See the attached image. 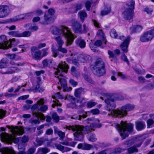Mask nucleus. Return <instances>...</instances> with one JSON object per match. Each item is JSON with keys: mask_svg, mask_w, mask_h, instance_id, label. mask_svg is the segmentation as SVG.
Here are the masks:
<instances>
[{"mask_svg": "<svg viewBox=\"0 0 154 154\" xmlns=\"http://www.w3.org/2000/svg\"><path fill=\"white\" fill-rule=\"evenodd\" d=\"M130 36H128L126 39L120 45V48L124 53H127L128 50V48L130 41Z\"/></svg>", "mask_w": 154, "mask_h": 154, "instance_id": "16", "label": "nucleus"}, {"mask_svg": "<svg viewBox=\"0 0 154 154\" xmlns=\"http://www.w3.org/2000/svg\"><path fill=\"white\" fill-rule=\"evenodd\" d=\"M79 17L82 23L84 21L85 19L87 17V15L86 12L83 11H80L78 13Z\"/></svg>", "mask_w": 154, "mask_h": 154, "instance_id": "31", "label": "nucleus"}, {"mask_svg": "<svg viewBox=\"0 0 154 154\" xmlns=\"http://www.w3.org/2000/svg\"><path fill=\"white\" fill-rule=\"evenodd\" d=\"M87 138L89 141L92 142H95L97 140L95 134L92 133L89 134L87 136Z\"/></svg>", "mask_w": 154, "mask_h": 154, "instance_id": "36", "label": "nucleus"}, {"mask_svg": "<svg viewBox=\"0 0 154 154\" xmlns=\"http://www.w3.org/2000/svg\"><path fill=\"white\" fill-rule=\"evenodd\" d=\"M5 60L2 59L1 62L0 63V69H2L5 68L7 66V63L6 61H5Z\"/></svg>", "mask_w": 154, "mask_h": 154, "instance_id": "49", "label": "nucleus"}, {"mask_svg": "<svg viewBox=\"0 0 154 154\" xmlns=\"http://www.w3.org/2000/svg\"><path fill=\"white\" fill-rule=\"evenodd\" d=\"M7 127L11 130L12 134L14 135H21L24 132L23 129L21 127H18L17 126L14 127L13 126L10 127L9 126H7Z\"/></svg>", "mask_w": 154, "mask_h": 154, "instance_id": "10", "label": "nucleus"}, {"mask_svg": "<svg viewBox=\"0 0 154 154\" xmlns=\"http://www.w3.org/2000/svg\"><path fill=\"white\" fill-rule=\"evenodd\" d=\"M99 0H88L85 3V6L87 10H90L91 5L92 6L98 3Z\"/></svg>", "mask_w": 154, "mask_h": 154, "instance_id": "23", "label": "nucleus"}, {"mask_svg": "<svg viewBox=\"0 0 154 154\" xmlns=\"http://www.w3.org/2000/svg\"><path fill=\"white\" fill-rule=\"evenodd\" d=\"M127 150V154H132L134 152H137L138 151V149L136 148V146H133L128 148Z\"/></svg>", "mask_w": 154, "mask_h": 154, "instance_id": "32", "label": "nucleus"}, {"mask_svg": "<svg viewBox=\"0 0 154 154\" xmlns=\"http://www.w3.org/2000/svg\"><path fill=\"white\" fill-rule=\"evenodd\" d=\"M114 150L116 152L117 154H119L121 153L122 151L125 150L126 149H123L120 147H118L115 148Z\"/></svg>", "mask_w": 154, "mask_h": 154, "instance_id": "61", "label": "nucleus"}, {"mask_svg": "<svg viewBox=\"0 0 154 154\" xmlns=\"http://www.w3.org/2000/svg\"><path fill=\"white\" fill-rule=\"evenodd\" d=\"M44 89L40 87L39 84H37L35 87H33L29 89L31 91H33L34 92H41L43 91Z\"/></svg>", "mask_w": 154, "mask_h": 154, "instance_id": "30", "label": "nucleus"}, {"mask_svg": "<svg viewBox=\"0 0 154 154\" xmlns=\"http://www.w3.org/2000/svg\"><path fill=\"white\" fill-rule=\"evenodd\" d=\"M55 10H46L45 12L44 21L41 22L43 24H48L53 23L55 18Z\"/></svg>", "mask_w": 154, "mask_h": 154, "instance_id": "6", "label": "nucleus"}, {"mask_svg": "<svg viewBox=\"0 0 154 154\" xmlns=\"http://www.w3.org/2000/svg\"><path fill=\"white\" fill-rule=\"evenodd\" d=\"M12 40V41H10L9 42L7 40L6 36L3 35L0 36V49H7L11 48L12 42L14 41L15 39L13 38Z\"/></svg>", "mask_w": 154, "mask_h": 154, "instance_id": "8", "label": "nucleus"}, {"mask_svg": "<svg viewBox=\"0 0 154 154\" xmlns=\"http://www.w3.org/2000/svg\"><path fill=\"white\" fill-rule=\"evenodd\" d=\"M26 146V144L22 143H19L18 147L19 152L17 154H26V152L25 151Z\"/></svg>", "mask_w": 154, "mask_h": 154, "instance_id": "26", "label": "nucleus"}, {"mask_svg": "<svg viewBox=\"0 0 154 154\" xmlns=\"http://www.w3.org/2000/svg\"><path fill=\"white\" fill-rule=\"evenodd\" d=\"M33 115L41 119H43L44 118L43 114L39 112H33Z\"/></svg>", "mask_w": 154, "mask_h": 154, "instance_id": "45", "label": "nucleus"}, {"mask_svg": "<svg viewBox=\"0 0 154 154\" xmlns=\"http://www.w3.org/2000/svg\"><path fill=\"white\" fill-rule=\"evenodd\" d=\"M134 14V10H124L122 12V16L125 20H128L130 22H131L132 21Z\"/></svg>", "mask_w": 154, "mask_h": 154, "instance_id": "11", "label": "nucleus"}, {"mask_svg": "<svg viewBox=\"0 0 154 154\" xmlns=\"http://www.w3.org/2000/svg\"><path fill=\"white\" fill-rule=\"evenodd\" d=\"M111 10H101L100 14L102 16L107 15L111 12Z\"/></svg>", "mask_w": 154, "mask_h": 154, "instance_id": "57", "label": "nucleus"}, {"mask_svg": "<svg viewBox=\"0 0 154 154\" xmlns=\"http://www.w3.org/2000/svg\"><path fill=\"white\" fill-rule=\"evenodd\" d=\"M35 150V149L34 148H30L27 152V154H33Z\"/></svg>", "mask_w": 154, "mask_h": 154, "instance_id": "64", "label": "nucleus"}, {"mask_svg": "<svg viewBox=\"0 0 154 154\" xmlns=\"http://www.w3.org/2000/svg\"><path fill=\"white\" fill-rule=\"evenodd\" d=\"M134 143V140H130L122 143V145L126 147H128L132 146Z\"/></svg>", "mask_w": 154, "mask_h": 154, "instance_id": "34", "label": "nucleus"}, {"mask_svg": "<svg viewBox=\"0 0 154 154\" xmlns=\"http://www.w3.org/2000/svg\"><path fill=\"white\" fill-rule=\"evenodd\" d=\"M97 104V103L95 102L90 101L88 103L86 106L88 108H91L95 106Z\"/></svg>", "mask_w": 154, "mask_h": 154, "instance_id": "53", "label": "nucleus"}, {"mask_svg": "<svg viewBox=\"0 0 154 154\" xmlns=\"http://www.w3.org/2000/svg\"><path fill=\"white\" fill-rule=\"evenodd\" d=\"M69 68L68 65L65 62H62L57 66L55 72V77L57 79L59 82H60L64 91H69V90L67 87L66 78L63 76L62 73L64 72L67 73Z\"/></svg>", "mask_w": 154, "mask_h": 154, "instance_id": "2", "label": "nucleus"}, {"mask_svg": "<svg viewBox=\"0 0 154 154\" xmlns=\"http://www.w3.org/2000/svg\"><path fill=\"white\" fill-rule=\"evenodd\" d=\"M75 42L76 45L81 48H84L85 47L86 42L81 38H78L75 40Z\"/></svg>", "mask_w": 154, "mask_h": 154, "instance_id": "22", "label": "nucleus"}, {"mask_svg": "<svg viewBox=\"0 0 154 154\" xmlns=\"http://www.w3.org/2000/svg\"><path fill=\"white\" fill-rule=\"evenodd\" d=\"M51 116L53 120L56 122H59L60 118L56 112L53 113Z\"/></svg>", "mask_w": 154, "mask_h": 154, "instance_id": "44", "label": "nucleus"}, {"mask_svg": "<svg viewBox=\"0 0 154 154\" xmlns=\"http://www.w3.org/2000/svg\"><path fill=\"white\" fill-rule=\"evenodd\" d=\"M20 71V69L17 67H11L2 70L0 72L3 74H11Z\"/></svg>", "mask_w": 154, "mask_h": 154, "instance_id": "13", "label": "nucleus"}, {"mask_svg": "<svg viewBox=\"0 0 154 154\" xmlns=\"http://www.w3.org/2000/svg\"><path fill=\"white\" fill-rule=\"evenodd\" d=\"M46 140L43 138H41L39 139H36V142L38 146L42 145L44 142L46 141Z\"/></svg>", "mask_w": 154, "mask_h": 154, "instance_id": "50", "label": "nucleus"}, {"mask_svg": "<svg viewBox=\"0 0 154 154\" xmlns=\"http://www.w3.org/2000/svg\"><path fill=\"white\" fill-rule=\"evenodd\" d=\"M9 33L10 35H13L14 36L21 37V33H19L18 31H11L9 32Z\"/></svg>", "mask_w": 154, "mask_h": 154, "instance_id": "41", "label": "nucleus"}, {"mask_svg": "<svg viewBox=\"0 0 154 154\" xmlns=\"http://www.w3.org/2000/svg\"><path fill=\"white\" fill-rule=\"evenodd\" d=\"M52 34L55 35H58L62 34L66 38V45L71 44L74 38L72 33L66 27L61 26L59 27L54 26L53 27L51 31Z\"/></svg>", "mask_w": 154, "mask_h": 154, "instance_id": "3", "label": "nucleus"}, {"mask_svg": "<svg viewBox=\"0 0 154 154\" xmlns=\"http://www.w3.org/2000/svg\"><path fill=\"white\" fill-rule=\"evenodd\" d=\"M110 33V36L112 38H116L117 36L116 31L114 29L111 30Z\"/></svg>", "mask_w": 154, "mask_h": 154, "instance_id": "48", "label": "nucleus"}, {"mask_svg": "<svg viewBox=\"0 0 154 154\" xmlns=\"http://www.w3.org/2000/svg\"><path fill=\"white\" fill-rule=\"evenodd\" d=\"M134 108V105L127 104L122 106L120 109H116L114 111L113 113L118 117H123L127 115L128 111L133 110Z\"/></svg>", "mask_w": 154, "mask_h": 154, "instance_id": "5", "label": "nucleus"}, {"mask_svg": "<svg viewBox=\"0 0 154 154\" xmlns=\"http://www.w3.org/2000/svg\"><path fill=\"white\" fill-rule=\"evenodd\" d=\"M9 137V135L5 132L2 133L0 134V138L5 140H7Z\"/></svg>", "mask_w": 154, "mask_h": 154, "instance_id": "42", "label": "nucleus"}, {"mask_svg": "<svg viewBox=\"0 0 154 154\" xmlns=\"http://www.w3.org/2000/svg\"><path fill=\"white\" fill-rule=\"evenodd\" d=\"M2 154H15V152L12 148L3 147L1 149Z\"/></svg>", "mask_w": 154, "mask_h": 154, "instance_id": "25", "label": "nucleus"}, {"mask_svg": "<svg viewBox=\"0 0 154 154\" xmlns=\"http://www.w3.org/2000/svg\"><path fill=\"white\" fill-rule=\"evenodd\" d=\"M92 71L94 75L98 76H103L105 73L104 68L92 70Z\"/></svg>", "mask_w": 154, "mask_h": 154, "instance_id": "24", "label": "nucleus"}, {"mask_svg": "<svg viewBox=\"0 0 154 154\" xmlns=\"http://www.w3.org/2000/svg\"><path fill=\"white\" fill-rule=\"evenodd\" d=\"M31 35V32L29 31H25L21 33V37H29Z\"/></svg>", "mask_w": 154, "mask_h": 154, "instance_id": "51", "label": "nucleus"}, {"mask_svg": "<svg viewBox=\"0 0 154 154\" xmlns=\"http://www.w3.org/2000/svg\"><path fill=\"white\" fill-rule=\"evenodd\" d=\"M103 68H104V63L101 58H99L96 60L93 67H92L93 69L92 70Z\"/></svg>", "mask_w": 154, "mask_h": 154, "instance_id": "17", "label": "nucleus"}, {"mask_svg": "<svg viewBox=\"0 0 154 154\" xmlns=\"http://www.w3.org/2000/svg\"><path fill=\"white\" fill-rule=\"evenodd\" d=\"M154 37V28L152 30L146 32L140 37L142 42H146L151 40Z\"/></svg>", "mask_w": 154, "mask_h": 154, "instance_id": "9", "label": "nucleus"}, {"mask_svg": "<svg viewBox=\"0 0 154 154\" xmlns=\"http://www.w3.org/2000/svg\"><path fill=\"white\" fill-rule=\"evenodd\" d=\"M83 26V29L82 30V32H81L80 33H85L88 31L89 29L85 24H84Z\"/></svg>", "mask_w": 154, "mask_h": 154, "instance_id": "60", "label": "nucleus"}, {"mask_svg": "<svg viewBox=\"0 0 154 154\" xmlns=\"http://www.w3.org/2000/svg\"><path fill=\"white\" fill-rule=\"evenodd\" d=\"M136 128L137 131H140L146 127V125L144 122L138 121L135 122Z\"/></svg>", "mask_w": 154, "mask_h": 154, "instance_id": "20", "label": "nucleus"}, {"mask_svg": "<svg viewBox=\"0 0 154 154\" xmlns=\"http://www.w3.org/2000/svg\"><path fill=\"white\" fill-rule=\"evenodd\" d=\"M10 12V10H0V18L3 17L7 16Z\"/></svg>", "mask_w": 154, "mask_h": 154, "instance_id": "39", "label": "nucleus"}, {"mask_svg": "<svg viewBox=\"0 0 154 154\" xmlns=\"http://www.w3.org/2000/svg\"><path fill=\"white\" fill-rule=\"evenodd\" d=\"M115 100V99L112 97H110L105 100V102L107 104V106L106 109L109 110H111V114L113 116L117 117V116L115 115V114L113 113V111L116 110L115 109L116 107V105L114 101Z\"/></svg>", "mask_w": 154, "mask_h": 154, "instance_id": "7", "label": "nucleus"}, {"mask_svg": "<svg viewBox=\"0 0 154 154\" xmlns=\"http://www.w3.org/2000/svg\"><path fill=\"white\" fill-rule=\"evenodd\" d=\"M54 133L57 134L61 139H63L65 137V133L64 132L60 131L56 127L54 126Z\"/></svg>", "mask_w": 154, "mask_h": 154, "instance_id": "29", "label": "nucleus"}, {"mask_svg": "<svg viewBox=\"0 0 154 154\" xmlns=\"http://www.w3.org/2000/svg\"><path fill=\"white\" fill-rule=\"evenodd\" d=\"M100 124L97 125L94 123L91 124L90 126L84 127L82 126L75 125H66V128L69 130H71L75 132L73 133L75 140L82 141L84 139V133H87L94 130L93 128H99L101 127Z\"/></svg>", "mask_w": 154, "mask_h": 154, "instance_id": "1", "label": "nucleus"}, {"mask_svg": "<svg viewBox=\"0 0 154 154\" xmlns=\"http://www.w3.org/2000/svg\"><path fill=\"white\" fill-rule=\"evenodd\" d=\"M20 16L18 15L13 18L7 20L6 21L5 23H13L18 21L20 20H23L24 19L23 17H20Z\"/></svg>", "mask_w": 154, "mask_h": 154, "instance_id": "27", "label": "nucleus"}, {"mask_svg": "<svg viewBox=\"0 0 154 154\" xmlns=\"http://www.w3.org/2000/svg\"><path fill=\"white\" fill-rule=\"evenodd\" d=\"M108 53L109 55V58H116L115 55L114 54V53L113 51L109 50L108 51Z\"/></svg>", "mask_w": 154, "mask_h": 154, "instance_id": "55", "label": "nucleus"}, {"mask_svg": "<svg viewBox=\"0 0 154 154\" xmlns=\"http://www.w3.org/2000/svg\"><path fill=\"white\" fill-rule=\"evenodd\" d=\"M72 100L71 103L67 105L68 107L72 108H77L79 107H81V105H79V103H82V100L81 99L77 100L75 97H72L71 98Z\"/></svg>", "mask_w": 154, "mask_h": 154, "instance_id": "12", "label": "nucleus"}, {"mask_svg": "<svg viewBox=\"0 0 154 154\" xmlns=\"http://www.w3.org/2000/svg\"><path fill=\"white\" fill-rule=\"evenodd\" d=\"M69 82L70 84L73 87L76 86V85H78V82H77L74 81L73 79H70Z\"/></svg>", "mask_w": 154, "mask_h": 154, "instance_id": "56", "label": "nucleus"}, {"mask_svg": "<svg viewBox=\"0 0 154 154\" xmlns=\"http://www.w3.org/2000/svg\"><path fill=\"white\" fill-rule=\"evenodd\" d=\"M89 46L91 50L95 52H98V51L96 50L95 48H97L94 43H90L89 44Z\"/></svg>", "mask_w": 154, "mask_h": 154, "instance_id": "54", "label": "nucleus"}, {"mask_svg": "<svg viewBox=\"0 0 154 154\" xmlns=\"http://www.w3.org/2000/svg\"><path fill=\"white\" fill-rule=\"evenodd\" d=\"M121 58L122 60L127 62L128 64H129V62L128 60V59L126 56L125 54H123L122 55Z\"/></svg>", "mask_w": 154, "mask_h": 154, "instance_id": "58", "label": "nucleus"}, {"mask_svg": "<svg viewBox=\"0 0 154 154\" xmlns=\"http://www.w3.org/2000/svg\"><path fill=\"white\" fill-rule=\"evenodd\" d=\"M54 39L56 42V46L57 47L60 46H63L64 44V42L62 39L61 36H58L54 38Z\"/></svg>", "mask_w": 154, "mask_h": 154, "instance_id": "28", "label": "nucleus"}, {"mask_svg": "<svg viewBox=\"0 0 154 154\" xmlns=\"http://www.w3.org/2000/svg\"><path fill=\"white\" fill-rule=\"evenodd\" d=\"M31 51L32 58L35 60L40 59L41 58V53L40 50L35 47H33L31 48Z\"/></svg>", "mask_w": 154, "mask_h": 154, "instance_id": "14", "label": "nucleus"}, {"mask_svg": "<svg viewBox=\"0 0 154 154\" xmlns=\"http://www.w3.org/2000/svg\"><path fill=\"white\" fill-rule=\"evenodd\" d=\"M57 49H54L52 48V56L54 57H56L59 54V52H60L63 54H66L67 53V50L65 48H63L62 46L57 47Z\"/></svg>", "mask_w": 154, "mask_h": 154, "instance_id": "15", "label": "nucleus"}, {"mask_svg": "<svg viewBox=\"0 0 154 154\" xmlns=\"http://www.w3.org/2000/svg\"><path fill=\"white\" fill-rule=\"evenodd\" d=\"M44 100L43 99H41L39 100H38L36 104L34 105L32 107V110L34 111V110L37 108L38 105H42L44 103Z\"/></svg>", "mask_w": 154, "mask_h": 154, "instance_id": "33", "label": "nucleus"}, {"mask_svg": "<svg viewBox=\"0 0 154 154\" xmlns=\"http://www.w3.org/2000/svg\"><path fill=\"white\" fill-rule=\"evenodd\" d=\"M20 138L21 140V143L24 144H25L27 142L29 139L28 136L25 135L21 137H20Z\"/></svg>", "mask_w": 154, "mask_h": 154, "instance_id": "43", "label": "nucleus"}, {"mask_svg": "<svg viewBox=\"0 0 154 154\" xmlns=\"http://www.w3.org/2000/svg\"><path fill=\"white\" fill-rule=\"evenodd\" d=\"M49 152V150L46 148H40L38 149V154H45Z\"/></svg>", "mask_w": 154, "mask_h": 154, "instance_id": "37", "label": "nucleus"}, {"mask_svg": "<svg viewBox=\"0 0 154 154\" xmlns=\"http://www.w3.org/2000/svg\"><path fill=\"white\" fill-rule=\"evenodd\" d=\"M77 59L80 62L85 63L91 60V57L88 55H80L77 57Z\"/></svg>", "mask_w": 154, "mask_h": 154, "instance_id": "19", "label": "nucleus"}, {"mask_svg": "<svg viewBox=\"0 0 154 154\" xmlns=\"http://www.w3.org/2000/svg\"><path fill=\"white\" fill-rule=\"evenodd\" d=\"M134 126V124L131 123H128L126 122L121 121L120 125H116V128L124 139L128 136L129 132L133 131Z\"/></svg>", "mask_w": 154, "mask_h": 154, "instance_id": "4", "label": "nucleus"}, {"mask_svg": "<svg viewBox=\"0 0 154 154\" xmlns=\"http://www.w3.org/2000/svg\"><path fill=\"white\" fill-rule=\"evenodd\" d=\"M135 1L133 0H130L127 4V10H134L135 8Z\"/></svg>", "mask_w": 154, "mask_h": 154, "instance_id": "35", "label": "nucleus"}, {"mask_svg": "<svg viewBox=\"0 0 154 154\" xmlns=\"http://www.w3.org/2000/svg\"><path fill=\"white\" fill-rule=\"evenodd\" d=\"M57 149L62 152L64 149V147L60 144H58L56 146Z\"/></svg>", "mask_w": 154, "mask_h": 154, "instance_id": "59", "label": "nucleus"}, {"mask_svg": "<svg viewBox=\"0 0 154 154\" xmlns=\"http://www.w3.org/2000/svg\"><path fill=\"white\" fill-rule=\"evenodd\" d=\"M6 113L2 109H0V119H2L5 116Z\"/></svg>", "mask_w": 154, "mask_h": 154, "instance_id": "63", "label": "nucleus"}, {"mask_svg": "<svg viewBox=\"0 0 154 154\" xmlns=\"http://www.w3.org/2000/svg\"><path fill=\"white\" fill-rule=\"evenodd\" d=\"M93 147V146L91 145L84 143L83 144V149L85 150H89Z\"/></svg>", "mask_w": 154, "mask_h": 154, "instance_id": "47", "label": "nucleus"}, {"mask_svg": "<svg viewBox=\"0 0 154 154\" xmlns=\"http://www.w3.org/2000/svg\"><path fill=\"white\" fill-rule=\"evenodd\" d=\"M153 82L147 84L144 86L146 89L151 90L154 89V77L153 79Z\"/></svg>", "mask_w": 154, "mask_h": 154, "instance_id": "38", "label": "nucleus"}, {"mask_svg": "<svg viewBox=\"0 0 154 154\" xmlns=\"http://www.w3.org/2000/svg\"><path fill=\"white\" fill-rule=\"evenodd\" d=\"M138 80L139 82L143 83L146 81V79L143 76H140L138 78Z\"/></svg>", "mask_w": 154, "mask_h": 154, "instance_id": "62", "label": "nucleus"}, {"mask_svg": "<svg viewBox=\"0 0 154 154\" xmlns=\"http://www.w3.org/2000/svg\"><path fill=\"white\" fill-rule=\"evenodd\" d=\"M82 75L84 79L88 82L92 84L94 83V81L91 79L89 76L85 74H82Z\"/></svg>", "mask_w": 154, "mask_h": 154, "instance_id": "40", "label": "nucleus"}, {"mask_svg": "<svg viewBox=\"0 0 154 154\" xmlns=\"http://www.w3.org/2000/svg\"><path fill=\"white\" fill-rule=\"evenodd\" d=\"M73 29L76 33H80L82 32V25L79 22L75 21L72 24Z\"/></svg>", "mask_w": 154, "mask_h": 154, "instance_id": "18", "label": "nucleus"}, {"mask_svg": "<svg viewBox=\"0 0 154 154\" xmlns=\"http://www.w3.org/2000/svg\"><path fill=\"white\" fill-rule=\"evenodd\" d=\"M9 139H11V141H13L15 143H18L20 140L19 138L18 137L15 138L14 137H11L10 135L9 137L7 140Z\"/></svg>", "mask_w": 154, "mask_h": 154, "instance_id": "52", "label": "nucleus"}, {"mask_svg": "<svg viewBox=\"0 0 154 154\" xmlns=\"http://www.w3.org/2000/svg\"><path fill=\"white\" fill-rule=\"evenodd\" d=\"M82 91V88H80L76 89L75 91L74 94L76 97H79Z\"/></svg>", "mask_w": 154, "mask_h": 154, "instance_id": "46", "label": "nucleus"}, {"mask_svg": "<svg viewBox=\"0 0 154 154\" xmlns=\"http://www.w3.org/2000/svg\"><path fill=\"white\" fill-rule=\"evenodd\" d=\"M42 63L44 68L48 67L51 68L53 67V60H52L45 59L42 61Z\"/></svg>", "mask_w": 154, "mask_h": 154, "instance_id": "21", "label": "nucleus"}]
</instances>
